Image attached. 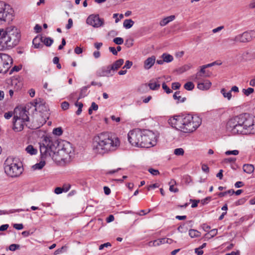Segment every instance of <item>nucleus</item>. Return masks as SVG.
Returning a JSON list of instances; mask_svg holds the SVG:
<instances>
[{"label": "nucleus", "instance_id": "obj_10", "mask_svg": "<svg viewBox=\"0 0 255 255\" xmlns=\"http://www.w3.org/2000/svg\"><path fill=\"white\" fill-rule=\"evenodd\" d=\"M255 37L254 30L247 31L236 35L233 40L236 42H247L250 41Z\"/></svg>", "mask_w": 255, "mask_h": 255}, {"label": "nucleus", "instance_id": "obj_25", "mask_svg": "<svg viewBox=\"0 0 255 255\" xmlns=\"http://www.w3.org/2000/svg\"><path fill=\"white\" fill-rule=\"evenodd\" d=\"M243 169L245 172L251 174L253 172L255 168L254 165L252 164H246L243 165Z\"/></svg>", "mask_w": 255, "mask_h": 255}, {"label": "nucleus", "instance_id": "obj_40", "mask_svg": "<svg viewBox=\"0 0 255 255\" xmlns=\"http://www.w3.org/2000/svg\"><path fill=\"white\" fill-rule=\"evenodd\" d=\"M254 91V90L252 88H248L247 89H244L243 90V93L247 96H249L251 94L253 93Z\"/></svg>", "mask_w": 255, "mask_h": 255}, {"label": "nucleus", "instance_id": "obj_35", "mask_svg": "<svg viewBox=\"0 0 255 255\" xmlns=\"http://www.w3.org/2000/svg\"><path fill=\"white\" fill-rule=\"evenodd\" d=\"M45 165V162L44 160H42L39 163H37L33 166V168L34 170L36 169H42Z\"/></svg>", "mask_w": 255, "mask_h": 255}, {"label": "nucleus", "instance_id": "obj_7", "mask_svg": "<svg viewBox=\"0 0 255 255\" xmlns=\"http://www.w3.org/2000/svg\"><path fill=\"white\" fill-rule=\"evenodd\" d=\"M145 129L135 128L130 130L128 134V140L131 145L138 147L143 148Z\"/></svg>", "mask_w": 255, "mask_h": 255}, {"label": "nucleus", "instance_id": "obj_45", "mask_svg": "<svg viewBox=\"0 0 255 255\" xmlns=\"http://www.w3.org/2000/svg\"><path fill=\"white\" fill-rule=\"evenodd\" d=\"M148 172L153 175H157L159 174V172L158 170L154 169L153 168H149L148 170Z\"/></svg>", "mask_w": 255, "mask_h": 255}, {"label": "nucleus", "instance_id": "obj_28", "mask_svg": "<svg viewBox=\"0 0 255 255\" xmlns=\"http://www.w3.org/2000/svg\"><path fill=\"white\" fill-rule=\"evenodd\" d=\"M42 42L46 46L50 47L53 43V40L51 37L42 36Z\"/></svg>", "mask_w": 255, "mask_h": 255}, {"label": "nucleus", "instance_id": "obj_5", "mask_svg": "<svg viewBox=\"0 0 255 255\" xmlns=\"http://www.w3.org/2000/svg\"><path fill=\"white\" fill-rule=\"evenodd\" d=\"M20 38V32L17 28L13 26L7 27L5 30L3 37L0 39V49H9L16 46Z\"/></svg>", "mask_w": 255, "mask_h": 255}, {"label": "nucleus", "instance_id": "obj_32", "mask_svg": "<svg viewBox=\"0 0 255 255\" xmlns=\"http://www.w3.org/2000/svg\"><path fill=\"white\" fill-rule=\"evenodd\" d=\"M5 60H11V57L5 54H0V66H1L3 62Z\"/></svg>", "mask_w": 255, "mask_h": 255}, {"label": "nucleus", "instance_id": "obj_46", "mask_svg": "<svg viewBox=\"0 0 255 255\" xmlns=\"http://www.w3.org/2000/svg\"><path fill=\"white\" fill-rule=\"evenodd\" d=\"M132 65V62L127 60L126 61L125 65L123 67V69L127 68V69H129L131 66Z\"/></svg>", "mask_w": 255, "mask_h": 255}, {"label": "nucleus", "instance_id": "obj_43", "mask_svg": "<svg viewBox=\"0 0 255 255\" xmlns=\"http://www.w3.org/2000/svg\"><path fill=\"white\" fill-rule=\"evenodd\" d=\"M162 87L163 89L165 91L167 94H170L172 92V90H171L165 83L163 82L162 84Z\"/></svg>", "mask_w": 255, "mask_h": 255}, {"label": "nucleus", "instance_id": "obj_53", "mask_svg": "<svg viewBox=\"0 0 255 255\" xmlns=\"http://www.w3.org/2000/svg\"><path fill=\"white\" fill-rule=\"evenodd\" d=\"M13 227L16 230H20L23 228V226L22 224H15L13 225Z\"/></svg>", "mask_w": 255, "mask_h": 255}, {"label": "nucleus", "instance_id": "obj_55", "mask_svg": "<svg viewBox=\"0 0 255 255\" xmlns=\"http://www.w3.org/2000/svg\"><path fill=\"white\" fill-rule=\"evenodd\" d=\"M236 159L235 158L230 157L225 159V162L226 163H234L235 162Z\"/></svg>", "mask_w": 255, "mask_h": 255}, {"label": "nucleus", "instance_id": "obj_42", "mask_svg": "<svg viewBox=\"0 0 255 255\" xmlns=\"http://www.w3.org/2000/svg\"><path fill=\"white\" fill-rule=\"evenodd\" d=\"M113 42L118 45H121L124 43V39L121 37H116L113 39Z\"/></svg>", "mask_w": 255, "mask_h": 255}, {"label": "nucleus", "instance_id": "obj_54", "mask_svg": "<svg viewBox=\"0 0 255 255\" xmlns=\"http://www.w3.org/2000/svg\"><path fill=\"white\" fill-rule=\"evenodd\" d=\"M73 26V20L71 18H69L68 21V24L66 26L67 29L71 28Z\"/></svg>", "mask_w": 255, "mask_h": 255}, {"label": "nucleus", "instance_id": "obj_47", "mask_svg": "<svg viewBox=\"0 0 255 255\" xmlns=\"http://www.w3.org/2000/svg\"><path fill=\"white\" fill-rule=\"evenodd\" d=\"M61 107L63 110H66L69 108V104L67 102H63L61 103Z\"/></svg>", "mask_w": 255, "mask_h": 255}, {"label": "nucleus", "instance_id": "obj_30", "mask_svg": "<svg viewBox=\"0 0 255 255\" xmlns=\"http://www.w3.org/2000/svg\"><path fill=\"white\" fill-rule=\"evenodd\" d=\"M134 24V21L131 19H128L124 20L123 26L126 29L131 28Z\"/></svg>", "mask_w": 255, "mask_h": 255}, {"label": "nucleus", "instance_id": "obj_1", "mask_svg": "<svg viewBox=\"0 0 255 255\" xmlns=\"http://www.w3.org/2000/svg\"><path fill=\"white\" fill-rule=\"evenodd\" d=\"M58 145L57 141H53L49 138L45 137L42 142L40 144L41 158L43 159L49 156L55 160H65L71 157L70 154L73 149L69 142H66L60 149L58 148L57 150Z\"/></svg>", "mask_w": 255, "mask_h": 255}, {"label": "nucleus", "instance_id": "obj_19", "mask_svg": "<svg viewBox=\"0 0 255 255\" xmlns=\"http://www.w3.org/2000/svg\"><path fill=\"white\" fill-rule=\"evenodd\" d=\"M12 63V59L10 61L5 60L2 63L1 66H0V73H6L8 69L10 67V64Z\"/></svg>", "mask_w": 255, "mask_h": 255}, {"label": "nucleus", "instance_id": "obj_11", "mask_svg": "<svg viewBox=\"0 0 255 255\" xmlns=\"http://www.w3.org/2000/svg\"><path fill=\"white\" fill-rule=\"evenodd\" d=\"M86 22L94 27L98 28L104 24V19L100 18L98 14H92L88 16L86 20Z\"/></svg>", "mask_w": 255, "mask_h": 255}, {"label": "nucleus", "instance_id": "obj_44", "mask_svg": "<svg viewBox=\"0 0 255 255\" xmlns=\"http://www.w3.org/2000/svg\"><path fill=\"white\" fill-rule=\"evenodd\" d=\"M239 151L238 150H228L226 151L225 154L227 155H237L239 154Z\"/></svg>", "mask_w": 255, "mask_h": 255}, {"label": "nucleus", "instance_id": "obj_17", "mask_svg": "<svg viewBox=\"0 0 255 255\" xmlns=\"http://www.w3.org/2000/svg\"><path fill=\"white\" fill-rule=\"evenodd\" d=\"M211 82L208 80H205L202 82H199L197 84V88L201 90H207L211 86Z\"/></svg>", "mask_w": 255, "mask_h": 255}, {"label": "nucleus", "instance_id": "obj_4", "mask_svg": "<svg viewBox=\"0 0 255 255\" xmlns=\"http://www.w3.org/2000/svg\"><path fill=\"white\" fill-rule=\"evenodd\" d=\"M168 123L176 129L184 133L192 132L202 123V119L191 114L175 116L168 120Z\"/></svg>", "mask_w": 255, "mask_h": 255}, {"label": "nucleus", "instance_id": "obj_26", "mask_svg": "<svg viewBox=\"0 0 255 255\" xmlns=\"http://www.w3.org/2000/svg\"><path fill=\"white\" fill-rule=\"evenodd\" d=\"M22 211H24V210L22 209H10L9 210H0V215H5V214H10L14 213L15 212H20Z\"/></svg>", "mask_w": 255, "mask_h": 255}, {"label": "nucleus", "instance_id": "obj_18", "mask_svg": "<svg viewBox=\"0 0 255 255\" xmlns=\"http://www.w3.org/2000/svg\"><path fill=\"white\" fill-rule=\"evenodd\" d=\"M155 62V57L152 56L148 57L144 62V68L145 69H149L154 64Z\"/></svg>", "mask_w": 255, "mask_h": 255}, {"label": "nucleus", "instance_id": "obj_51", "mask_svg": "<svg viewBox=\"0 0 255 255\" xmlns=\"http://www.w3.org/2000/svg\"><path fill=\"white\" fill-rule=\"evenodd\" d=\"M190 201L192 202V204L191 205V207L195 208L198 206V204L200 200H197L190 199Z\"/></svg>", "mask_w": 255, "mask_h": 255}, {"label": "nucleus", "instance_id": "obj_12", "mask_svg": "<svg viewBox=\"0 0 255 255\" xmlns=\"http://www.w3.org/2000/svg\"><path fill=\"white\" fill-rule=\"evenodd\" d=\"M28 112L26 108L22 109H15L14 113V118L20 119L23 122H28L29 117L28 116Z\"/></svg>", "mask_w": 255, "mask_h": 255}, {"label": "nucleus", "instance_id": "obj_41", "mask_svg": "<svg viewBox=\"0 0 255 255\" xmlns=\"http://www.w3.org/2000/svg\"><path fill=\"white\" fill-rule=\"evenodd\" d=\"M9 250L11 251H15L16 250L19 249L20 245L18 244H11L9 246Z\"/></svg>", "mask_w": 255, "mask_h": 255}, {"label": "nucleus", "instance_id": "obj_9", "mask_svg": "<svg viewBox=\"0 0 255 255\" xmlns=\"http://www.w3.org/2000/svg\"><path fill=\"white\" fill-rule=\"evenodd\" d=\"M144 140L142 144L143 148H149L156 144L157 136L152 131L145 129Z\"/></svg>", "mask_w": 255, "mask_h": 255}, {"label": "nucleus", "instance_id": "obj_38", "mask_svg": "<svg viewBox=\"0 0 255 255\" xmlns=\"http://www.w3.org/2000/svg\"><path fill=\"white\" fill-rule=\"evenodd\" d=\"M63 131L61 127L55 128L53 130V133L56 135H61L62 134Z\"/></svg>", "mask_w": 255, "mask_h": 255}, {"label": "nucleus", "instance_id": "obj_6", "mask_svg": "<svg viewBox=\"0 0 255 255\" xmlns=\"http://www.w3.org/2000/svg\"><path fill=\"white\" fill-rule=\"evenodd\" d=\"M4 171L10 177H17L23 171L22 163L15 158L8 157L4 162Z\"/></svg>", "mask_w": 255, "mask_h": 255}, {"label": "nucleus", "instance_id": "obj_29", "mask_svg": "<svg viewBox=\"0 0 255 255\" xmlns=\"http://www.w3.org/2000/svg\"><path fill=\"white\" fill-rule=\"evenodd\" d=\"M161 57L163 59L164 61L166 63L171 62L173 60V57L171 55L166 53H163L161 55Z\"/></svg>", "mask_w": 255, "mask_h": 255}, {"label": "nucleus", "instance_id": "obj_62", "mask_svg": "<svg viewBox=\"0 0 255 255\" xmlns=\"http://www.w3.org/2000/svg\"><path fill=\"white\" fill-rule=\"evenodd\" d=\"M12 116V113L11 112L5 113L4 115V117L6 119H9Z\"/></svg>", "mask_w": 255, "mask_h": 255}, {"label": "nucleus", "instance_id": "obj_21", "mask_svg": "<svg viewBox=\"0 0 255 255\" xmlns=\"http://www.w3.org/2000/svg\"><path fill=\"white\" fill-rule=\"evenodd\" d=\"M175 19V16L171 15L169 16L166 17L161 19L159 22L161 26H164L168 24L169 22L173 21Z\"/></svg>", "mask_w": 255, "mask_h": 255}, {"label": "nucleus", "instance_id": "obj_52", "mask_svg": "<svg viewBox=\"0 0 255 255\" xmlns=\"http://www.w3.org/2000/svg\"><path fill=\"white\" fill-rule=\"evenodd\" d=\"M64 190V188H61V187H56L55 189L54 192L56 194H59L62 193Z\"/></svg>", "mask_w": 255, "mask_h": 255}, {"label": "nucleus", "instance_id": "obj_8", "mask_svg": "<svg viewBox=\"0 0 255 255\" xmlns=\"http://www.w3.org/2000/svg\"><path fill=\"white\" fill-rule=\"evenodd\" d=\"M13 17L12 10L9 5L0 1V24L11 21Z\"/></svg>", "mask_w": 255, "mask_h": 255}, {"label": "nucleus", "instance_id": "obj_22", "mask_svg": "<svg viewBox=\"0 0 255 255\" xmlns=\"http://www.w3.org/2000/svg\"><path fill=\"white\" fill-rule=\"evenodd\" d=\"M124 63L123 59H120L116 60L112 65H110L111 68L115 73L119 68H120Z\"/></svg>", "mask_w": 255, "mask_h": 255}, {"label": "nucleus", "instance_id": "obj_23", "mask_svg": "<svg viewBox=\"0 0 255 255\" xmlns=\"http://www.w3.org/2000/svg\"><path fill=\"white\" fill-rule=\"evenodd\" d=\"M207 68L208 67L206 66V65L202 66L201 68L200 71L198 72L196 74V75L194 76V80H199L201 78V77H204L203 75L206 73L205 69Z\"/></svg>", "mask_w": 255, "mask_h": 255}, {"label": "nucleus", "instance_id": "obj_50", "mask_svg": "<svg viewBox=\"0 0 255 255\" xmlns=\"http://www.w3.org/2000/svg\"><path fill=\"white\" fill-rule=\"evenodd\" d=\"M218 233V230L216 229H214L213 230H211L210 232H209V234L211 236V238L214 237Z\"/></svg>", "mask_w": 255, "mask_h": 255}, {"label": "nucleus", "instance_id": "obj_61", "mask_svg": "<svg viewBox=\"0 0 255 255\" xmlns=\"http://www.w3.org/2000/svg\"><path fill=\"white\" fill-rule=\"evenodd\" d=\"M90 108L94 111H97L98 109V106L95 102H92Z\"/></svg>", "mask_w": 255, "mask_h": 255}, {"label": "nucleus", "instance_id": "obj_48", "mask_svg": "<svg viewBox=\"0 0 255 255\" xmlns=\"http://www.w3.org/2000/svg\"><path fill=\"white\" fill-rule=\"evenodd\" d=\"M181 84L179 82H174L172 84V88L173 90H177L180 88Z\"/></svg>", "mask_w": 255, "mask_h": 255}, {"label": "nucleus", "instance_id": "obj_60", "mask_svg": "<svg viewBox=\"0 0 255 255\" xmlns=\"http://www.w3.org/2000/svg\"><path fill=\"white\" fill-rule=\"evenodd\" d=\"M21 69V67L17 66H14L10 70L9 74H11L13 72H18Z\"/></svg>", "mask_w": 255, "mask_h": 255}, {"label": "nucleus", "instance_id": "obj_33", "mask_svg": "<svg viewBox=\"0 0 255 255\" xmlns=\"http://www.w3.org/2000/svg\"><path fill=\"white\" fill-rule=\"evenodd\" d=\"M189 235L191 238L199 237L200 233L196 230L190 229L189 231Z\"/></svg>", "mask_w": 255, "mask_h": 255}, {"label": "nucleus", "instance_id": "obj_63", "mask_svg": "<svg viewBox=\"0 0 255 255\" xmlns=\"http://www.w3.org/2000/svg\"><path fill=\"white\" fill-rule=\"evenodd\" d=\"M202 229L205 232H209V230L211 229L210 226H208L206 224H204L202 225Z\"/></svg>", "mask_w": 255, "mask_h": 255}, {"label": "nucleus", "instance_id": "obj_31", "mask_svg": "<svg viewBox=\"0 0 255 255\" xmlns=\"http://www.w3.org/2000/svg\"><path fill=\"white\" fill-rule=\"evenodd\" d=\"M25 150L31 155H35L37 152V149L31 145H28L25 148Z\"/></svg>", "mask_w": 255, "mask_h": 255}, {"label": "nucleus", "instance_id": "obj_57", "mask_svg": "<svg viewBox=\"0 0 255 255\" xmlns=\"http://www.w3.org/2000/svg\"><path fill=\"white\" fill-rule=\"evenodd\" d=\"M66 45V41L64 38H62L61 44L58 46L59 50H62L63 49L64 46Z\"/></svg>", "mask_w": 255, "mask_h": 255}, {"label": "nucleus", "instance_id": "obj_13", "mask_svg": "<svg viewBox=\"0 0 255 255\" xmlns=\"http://www.w3.org/2000/svg\"><path fill=\"white\" fill-rule=\"evenodd\" d=\"M114 74L110 65L103 66L98 69L96 72V75L98 77L112 76Z\"/></svg>", "mask_w": 255, "mask_h": 255}, {"label": "nucleus", "instance_id": "obj_3", "mask_svg": "<svg viewBox=\"0 0 255 255\" xmlns=\"http://www.w3.org/2000/svg\"><path fill=\"white\" fill-rule=\"evenodd\" d=\"M120 143L119 138L112 133L102 132L94 136L92 148L96 154L104 155L117 150Z\"/></svg>", "mask_w": 255, "mask_h": 255}, {"label": "nucleus", "instance_id": "obj_36", "mask_svg": "<svg viewBox=\"0 0 255 255\" xmlns=\"http://www.w3.org/2000/svg\"><path fill=\"white\" fill-rule=\"evenodd\" d=\"M194 87L195 86L192 82H187L184 85V89L188 91H192Z\"/></svg>", "mask_w": 255, "mask_h": 255}, {"label": "nucleus", "instance_id": "obj_64", "mask_svg": "<svg viewBox=\"0 0 255 255\" xmlns=\"http://www.w3.org/2000/svg\"><path fill=\"white\" fill-rule=\"evenodd\" d=\"M195 253L197 255H202L203 254V251L201 249H199V248H196L195 249Z\"/></svg>", "mask_w": 255, "mask_h": 255}, {"label": "nucleus", "instance_id": "obj_49", "mask_svg": "<svg viewBox=\"0 0 255 255\" xmlns=\"http://www.w3.org/2000/svg\"><path fill=\"white\" fill-rule=\"evenodd\" d=\"M112 245L110 243H105L104 244H102L100 246H99V249L100 250H103L104 248H108V247H111Z\"/></svg>", "mask_w": 255, "mask_h": 255}, {"label": "nucleus", "instance_id": "obj_14", "mask_svg": "<svg viewBox=\"0 0 255 255\" xmlns=\"http://www.w3.org/2000/svg\"><path fill=\"white\" fill-rule=\"evenodd\" d=\"M173 242L176 243V241H173L171 239L164 238L158 239L157 240H155L153 241L149 242L148 243V246L150 247H153V246L155 247V246H160V245L164 244H171Z\"/></svg>", "mask_w": 255, "mask_h": 255}, {"label": "nucleus", "instance_id": "obj_59", "mask_svg": "<svg viewBox=\"0 0 255 255\" xmlns=\"http://www.w3.org/2000/svg\"><path fill=\"white\" fill-rule=\"evenodd\" d=\"M183 179L185 180V182L187 183H189L192 181L191 177L188 175L184 176L183 177Z\"/></svg>", "mask_w": 255, "mask_h": 255}, {"label": "nucleus", "instance_id": "obj_2", "mask_svg": "<svg viewBox=\"0 0 255 255\" xmlns=\"http://www.w3.org/2000/svg\"><path fill=\"white\" fill-rule=\"evenodd\" d=\"M226 129L233 134H255V118L247 113L234 116L227 122Z\"/></svg>", "mask_w": 255, "mask_h": 255}, {"label": "nucleus", "instance_id": "obj_39", "mask_svg": "<svg viewBox=\"0 0 255 255\" xmlns=\"http://www.w3.org/2000/svg\"><path fill=\"white\" fill-rule=\"evenodd\" d=\"M184 153V149L182 148H176L174 150V153L176 155H183Z\"/></svg>", "mask_w": 255, "mask_h": 255}, {"label": "nucleus", "instance_id": "obj_20", "mask_svg": "<svg viewBox=\"0 0 255 255\" xmlns=\"http://www.w3.org/2000/svg\"><path fill=\"white\" fill-rule=\"evenodd\" d=\"M42 42V36L38 35L36 36L32 41V43L35 48H41L43 47V45L41 43Z\"/></svg>", "mask_w": 255, "mask_h": 255}, {"label": "nucleus", "instance_id": "obj_16", "mask_svg": "<svg viewBox=\"0 0 255 255\" xmlns=\"http://www.w3.org/2000/svg\"><path fill=\"white\" fill-rule=\"evenodd\" d=\"M23 121H21L20 119H18L17 118H14L13 117V129L16 132H18L22 130L23 128L24 125Z\"/></svg>", "mask_w": 255, "mask_h": 255}, {"label": "nucleus", "instance_id": "obj_24", "mask_svg": "<svg viewBox=\"0 0 255 255\" xmlns=\"http://www.w3.org/2000/svg\"><path fill=\"white\" fill-rule=\"evenodd\" d=\"M90 86L91 85H88L86 86H84L81 89L79 96L77 100L83 98L87 96L88 94V89L90 87Z\"/></svg>", "mask_w": 255, "mask_h": 255}, {"label": "nucleus", "instance_id": "obj_27", "mask_svg": "<svg viewBox=\"0 0 255 255\" xmlns=\"http://www.w3.org/2000/svg\"><path fill=\"white\" fill-rule=\"evenodd\" d=\"M180 94V91H176L174 94L173 97L174 100H177V103H183L186 101V98L185 97L181 98V97L179 96Z\"/></svg>", "mask_w": 255, "mask_h": 255}, {"label": "nucleus", "instance_id": "obj_56", "mask_svg": "<svg viewBox=\"0 0 255 255\" xmlns=\"http://www.w3.org/2000/svg\"><path fill=\"white\" fill-rule=\"evenodd\" d=\"M109 51L113 53L114 55H117L118 54L117 51L116 49L114 47H110L109 48Z\"/></svg>", "mask_w": 255, "mask_h": 255}, {"label": "nucleus", "instance_id": "obj_34", "mask_svg": "<svg viewBox=\"0 0 255 255\" xmlns=\"http://www.w3.org/2000/svg\"><path fill=\"white\" fill-rule=\"evenodd\" d=\"M221 93L224 98H227L228 100H231L232 98V94L230 91L227 92L225 88H223L221 90Z\"/></svg>", "mask_w": 255, "mask_h": 255}, {"label": "nucleus", "instance_id": "obj_58", "mask_svg": "<svg viewBox=\"0 0 255 255\" xmlns=\"http://www.w3.org/2000/svg\"><path fill=\"white\" fill-rule=\"evenodd\" d=\"M74 52L77 54H80L83 52V49L79 47H76L74 49Z\"/></svg>", "mask_w": 255, "mask_h": 255}, {"label": "nucleus", "instance_id": "obj_15", "mask_svg": "<svg viewBox=\"0 0 255 255\" xmlns=\"http://www.w3.org/2000/svg\"><path fill=\"white\" fill-rule=\"evenodd\" d=\"M161 79V77H158L151 80L148 84V86L150 89L152 90H156L158 89L160 87Z\"/></svg>", "mask_w": 255, "mask_h": 255}, {"label": "nucleus", "instance_id": "obj_37", "mask_svg": "<svg viewBox=\"0 0 255 255\" xmlns=\"http://www.w3.org/2000/svg\"><path fill=\"white\" fill-rule=\"evenodd\" d=\"M174 183V184L176 183V181L174 180H171V182L169 183V184H170V187H169V190L171 192H173L176 193L178 191V189L176 188H175L174 187V185H173Z\"/></svg>", "mask_w": 255, "mask_h": 255}]
</instances>
